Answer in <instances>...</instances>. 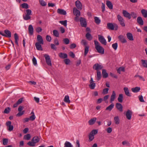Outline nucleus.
<instances>
[{
  "instance_id": "32",
  "label": "nucleus",
  "mask_w": 147,
  "mask_h": 147,
  "mask_svg": "<svg viewBox=\"0 0 147 147\" xmlns=\"http://www.w3.org/2000/svg\"><path fill=\"white\" fill-rule=\"evenodd\" d=\"M141 12L144 18H146L147 17V10L144 9H142L141 11Z\"/></svg>"
},
{
  "instance_id": "53",
  "label": "nucleus",
  "mask_w": 147,
  "mask_h": 147,
  "mask_svg": "<svg viewBox=\"0 0 147 147\" xmlns=\"http://www.w3.org/2000/svg\"><path fill=\"white\" fill-rule=\"evenodd\" d=\"M3 144L4 145H7L8 143V140L7 139L4 138L3 140Z\"/></svg>"
},
{
  "instance_id": "51",
  "label": "nucleus",
  "mask_w": 147,
  "mask_h": 147,
  "mask_svg": "<svg viewBox=\"0 0 147 147\" xmlns=\"http://www.w3.org/2000/svg\"><path fill=\"white\" fill-rule=\"evenodd\" d=\"M112 47L115 50H116L118 47V44L116 42L113 44L112 45Z\"/></svg>"
},
{
  "instance_id": "43",
  "label": "nucleus",
  "mask_w": 147,
  "mask_h": 147,
  "mask_svg": "<svg viewBox=\"0 0 147 147\" xmlns=\"http://www.w3.org/2000/svg\"><path fill=\"white\" fill-rule=\"evenodd\" d=\"M53 33L54 36L57 37H59V34L57 30H54L53 31Z\"/></svg>"
},
{
  "instance_id": "64",
  "label": "nucleus",
  "mask_w": 147,
  "mask_h": 147,
  "mask_svg": "<svg viewBox=\"0 0 147 147\" xmlns=\"http://www.w3.org/2000/svg\"><path fill=\"white\" fill-rule=\"evenodd\" d=\"M42 30V29L40 27H37L36 29V31L38 33L41 32Z\"/></svg>"
},
{
  "instance_id": "28",
  "label": "nucleus",
  "mask_w": 147,
  "mask_h": 147,
  "mask_svg": "<svg viewBox=\"0 0 147 147\" xmlns=\"http://www.w3.org/2000/svg\"><path fill=\"white\" fill-rule=\"evenodd\" d=\"M106 5L110 9H112L113 8V5L111 2L109 0L107 1Z\"/></svg>"
},
{
  "instance_id": "25",
  "label": "nucleus",
  "mask_w": 147,
  "mask_h": 147,
  "mask_svg": "<svg viewBox=\"0 0 147 147\" xmlns=\"http://www.w3.org/2000/svg\"><path fill=\"white\" fill-rule=\"evenodd\" d=\"M127 38L130 40H133L134 39L133 36L131 33L130 32H128L126 34Z\"/></svg>"
},
{
  "instance_id": "57",
  "label": "nucleus",
  "mask_w": 147,
  "mask_h": 147,
  "mask_svg": "<svg viewBox=\"0 0 147 147\" xmlns=\"http://www.w3.org/2000/svg\"><path fill=\"white\" fill-rule=\"evenodd\" d=\"M130 14V16H131V17L134 18H135L137 17V15L136 13L134 12H131Z\"/></svg>"
},
{
  "instance_id": "42",
  "label": "nucleus",
  "mask_w": 147,
  "mask_h": 147,
  "mask_svg": "<svg viewBox=\"0 0 147 147\" xmlns=\"http://www.w3.org/2000/svg\"><path fill=\"white\" fill-rule=\"evenodd\" d=\"M122 144L124 146H129L130 144L129 142L125 140L122 142Z\"/></svg>"
},
{
  "instance_id": "4",
  "label": "nucleus",
  "mask_w": 147,
  "mask_h": 147,
  "mask_svg": "<svg viewBox=\"0 0 147 147\" xmlns=\"http://www.w3.org/2000/svg\"><path fill=\"white\" fill-rule=\"evenodd\" d=\"M73 13L76 17L74 18V20L77 22H78L79 21V17L80 14V11L78 10L76 8L74 7L73 8Z\"/></svg>"
},
{
  "instance_id": "61",
  "label": "nucleus",
  "mask_w": 147,
  "mask_h": 147,
  "mask_svg": "<svg viewBox=\"0 0 147 147\" xmlns=\"http://www.w3.org/2000/svg\"><path fill=\"white\" fill-rule=\"evenodd\" d=\"M138 98L140 101L141 102H144V101L143 99V97L142 95H139L138 96Z\"/></svg>"
},
{
  "instance_id": "35",
  "label": "nucleus",
  "mask_w": 147,
  "mask_h": 147,
  "mask_svg": "<svg viewBox=\"0 0 147 147\" xmlns=\"http://www.w3.org/2000/svg\"><path fill=\"white\" fill-rule=\"evenodd\" d=\"M114 120L116 124L118 125L119 123V119L118 116L115 117Z\"/></svg>"
},
{
  "instance_id": "54",
  "label": "nucleus",
  "mask_w": 147,
  "mask_h": 147,
  "mask_svg": "<svg viewBox=\"0 0 147 147\" xmlns=\"http://www.w3.org/2000/svg\"><path fill=\"white\" fill-rule=\"evenodd\" d=\"M10 110V108L9 107H8L7 108L5 109L4 111V113L6 114L8 113L9 112Z\"/></svg>"
},
{
  "instance_id": "34",
  "label": "nucleus",
  "mask_w": 147,
  "mask_h": 147,
  "mask_svg": "<svg viewBox=\"0 0 147 147\" xmlns=\"http://www.w3.org/2000/svg\"><path fill=\"white\" fill-rule=\"evenodd\" d=\"M14 37L15 40V42L16 45L18 46V40L19 39V37L18 36L17 33H15L14 34Z\"/></svg>"
},
{
  "instance_id": "14",
  "label": "nucleus",
  "mask_w": 147,
  "mask_h": 147,
  "mask_svg": "<svg viewBox=\"0 0 147 147\" xmlns=\"http://www.w3.org/2000/svg\"><path fill=\"white\" fill-rule=\"evenodd\" d=\"M11 121H8L6 123V125L8 127V130L9 131H12L13 129V126L11 125Z\"/></svg>"
},
{
  "instance_id": "27",
  "label": "nucleus",
  "mask_w": 147,
  "mask_h": 147,
  "mask_svg": "<svg viewBox=\"0 0 147 147\" xmlns=\"http://www.w3.org/2000/svg\"><path fill=\"white\" fill-rule=\"evenodd\" d=\"M40 44H41L38 42H36L35 43V46L36 47V49L38 50H42V48Z\"/></svg>"
},
{
  "instance_id": "36",
  "label": "nucleus",
  "mask_w": 147,
  "mask_h": 147,
  "mask_svg": "<svg viewBox=\"0 0 147 147\" xmlns=\"http://www.w3.org/2000/svg\"><path fill=\"white\" fill-rule=\"evenodd\" d=\"M64 147H73V146L69 142L66 141L65 143Z\"/></svg>"
},
{
  "instance_id": "24",
  "label": "nucleus",
  "mask_w": 147,
  "mask_h": 147,
  "mask_svg": "<svg viewBox=\"0 0 147 147\" xmlns=\"http://www.w3.org/2000/svg\"><path fill=\"white\" fill-rule=\"evenodd\" d=\"M116 94L115 91H113L111 97L110 101L111 102L114 101L116 98Z\"/></svg>"
},
{
  "instance_id": "49",
  "label": "nucleus",
  "mask_w": 147,
  "mask_h": 147,
  "mask_svg": "<svg viewBox=\"0 0 147 147\" xmlns=\"http://www.w3.org/2000/svg\"><path fill=\"white\" fill-rule=\"evenodd\" d=\"M22 7V8L28 9V5L25 3H24L21 5Z\"/></svg>"
},
{
  "instance_id": "62",
  "label": "nucleus",
  "mask_w": 147,
  "mask_h": 147,
  "mask_svg": "<svg viewBox=\"0 0 147 147\" xmlns=\"http://www.w3.org/2000/svg\"><path fill=\"white\" fill-rule=\"evenodd\" d=\"M46 40L48 42H50L51 40V38L49 35H47L46 36Z\"/></svg>"
},
{
  "instance_id": "38",
  "label": "nucleus",
  "mask_w": 147,
  "mask_h": 147,
  "mask_svg": "<svg viewBox=\"0 0 147 147\" xmlns=\"http://www.w3.org/2000/svg\"><path fill=\"white\" fill-rule=\"evenodd\" d=\"M123 95L122 94H120L119 95L117 100L119 102H123Z\"/></svg>"
},
{
  "instance_id": "45",
  "label": "nucleus",
  "mask_w": 147,
  "mask_h": 147,
  "mask_svg": "<svg viewBox=\"0 0 147 147\" xmlns=\"http://www.w3.org/2000/svg\"><path fill=\"white\" fill-rule=\"evenodd\" d=\"M59 22L63 25L64 26L66 27L67 25V20H65L64 21H60Z\"/></svg>"
},
{
  "instance_id": "8",
  "label": "nucleus",
  "mask_w": 147,
  "mask_h": 147,
  "mask_svg": "<svg viewBox=\"0 0 147 147\" xmlns=\"http://www.w3.org/2000/svg\"><path fill=\"white\" fill-rule=\"evenodd\" d=\"M4 32L5 34H4L0 32V34L1 35L3 36L6 37L10 38L11 36V32L9 30H6L4 31Z\"/></svg>"
},
{
  "instance_id": "59",
  "label": "nucleus",
  "mask_w": 147,
  "mask_h": 147,
  "mask_svg": "<svg viewBox=\"0 0 147 147\" xmlns=\"http://www.w3.org/2000/svg\"><path fill=\"white\" fill-rule=\"evenodd\" d=\"M26 15H31L32 11L30 9H27L26 10Z\"/></svg>"
},
{
  "instance_id": "15",
  "label": "nucleus",
  "mask_w": 147,
  "mask_h": 147,
  "mask_svg": "<svg viewBox=\"0 0 147 147\" xmlns=\"http://www.w3.org/2000/svg\"><path fill=\"white\" fill-rule=\"evenodd\" d=\"M123 14L125 17L128 18L129 19L131 18L130 14L128 12L126 11L123 10Z\"/></svg>"
},
{
  "instance_id": "31",
  "label": "nucleus",
  "mask_w": 147,
  "mask_h": 147,
  "mask_svg": "<svg viewBox=\"0 0 147 147\" xmlns=\"http://www.w3.org/2000/svg\"><path fill=\"white\" fill-rule=\"evenodd\" d=\"M102 74L103 78H107L108 76V74L106 70L104 69H102Z\"/></svg>"
},
{
  "instance_id": "1",
  "label": "nucleus",
  "mask_w": 147,
  "mask_h": 147,
  "mask_svg": "<svg viewBox=\"0 0 147 147\" xmlns=\"http://www.w3.org/2000/svg\"><path fill=\"white\" fill-rule=\"evenodd\" d=\"M94 42L95 45V48L97 52L101 54H104V49L100 45L98 41L94 40Z\"/></svg>"
},
{
  "instance_id": "9",
  "label": "nucleus",
  "mask_w": 147,
  "mask_h": 147,
  "mask_svg": "<svg viewBox=\"0 0 147 147\" xmlns=\"http://www.w3.org/2000/svg\"><path fill=\"white\" fill-rule=\"evenodd\" d=\"M80 21V24L82 27H86L87 23L85 18L82 17H81Z\"/></svg>"
},
{
  "instance_id": "56",
  "label": "nucleus",
  "mask_w": 147,
  "mask_h": 147,
  "mask_svg": "<svg viewBox=\"0 0 147 147\" xmlns=\"http://www.w3.org/2000/svg\"><path fill=\"white\" fill-rule=\"evenodd\" d=\"M109 89L108 88H105L103 89L102 94H107L108 92V91Z\"/></svg>"
},
{
  "instance_id": "50",
  "label": "nucleus",
  "mask_w": 147,
  "mask_h": 147,
  "mask_svg": "<svg viewBox=\"0 0 147 147\" xmlns=\"http://www.w3.org/2000/svg\"><path fill=\"white\" fill-rule=\"evenodd\" d=\"M135 77H139V79L140 80H142L143 81H145V79L144 78L140 75H139L138 74H136L135 76Z\"/></svg>"
},
{
  "instance_id": "10",
  "label": "nucleus",
  "mask_w": 147,
  "mask_h": 147,
  "mask_svg": "<svg viewBox=\"0 0 147 147\" xmlns=\"http://www.w3.org/2000/svg\"><path fill=\"white\" fill-rule=\"evenodd\" d=\"M98 40L102 44L105 45H106L107 44V42L106 40L105 39L104 37L100 35H98Z\"/></svg>"
},
{
  "instance_id": "47",
  "label": "nucleus",
  "mask_w": 147,
  "mask_h": 147,
  "mask_svg": "<svg viewBox=\"0 0 147 147\" xmlns=\"http://www.w3.org/2000/svg\"><path fill=\"white\" fill-rule=\"evenodd\" d=\"M39 1L40 3L42 6H44L47 5V3L43 0H39Z\"/></svg>"
},
{
  "instance_id": "16",
  "label": "nucleus",
  "mask_w": 147,
  "mask_h": 147,
  "mask_svg": "<svg viewBox=\"0 0 147 147\" xmlns=\"http://www.w3.org/2000/svg\"><path fill=\"white\" fill-rule=\"evenodd\" d=\"M102 65H94L93 66V69L96 70L97 71H100L99 70L102 69Z\"/></svg>"
},
{
  "instance_id": "21",
  "label": "nucleus",
  "mask_w": 147,
  "mask_h": 147,
  "mask_svg": "<svg viewBox=\"0 0 147 147\" xmlns=\"http://www.w3.org/2000/svg\"><path fill=\"white\" fill-rule=\"evenodd\" d=\"M118 38L120 41L122 43H125L127 41L124 36L122 35H120L118 36Z\"/></svg>"
},
{
  "instance_id": "5",
  "label": "nucleus",
  "mask_w": 147,
  "mask_h": 147,
  "mask_svg": "<svg viewBox=\"0 0 147 147\" xmlns=\"http://www.w3.org/2000/svg\"><path fill=\"white\" fill-rule=\"evenodd\" d=\"M107 28L108 29L111 30H113L115 28V30H117L118 29V26L116 24H113L112 23H108L107 24Z\"/></svg>"
},
{
  "instance_id": "11",
  "label": "nucleus",
  "mask_w": 147,
  "mask_h": 147,
  "mask_svg": "<svg viewBox=\"0 0 147 147\" xmlns=\"http://www.w3.org/2000/svg\"><path fill=\"white\" fill-rule=\"evenodd\" d=\"M132 114V111L130 110H128L125 113L126 118L128 120H130Z\"/></svg>"
},
{
  "instance_id": "41",
  "label": "nucleus",
  "mask_w": 147,
  "mask_h": 147,
  "mask_svg": "<svg viewBox=\"0 0 147 147\" xmlns=\"http://www.w3.org/2000/svg\"><path fill=\"white\" fill-rule=\"evenodd\" d=\"M114 106V105L112 103L109 106L106 108V110H108L109 111H111L113 108Z\"/></svg>"
},
{
  "instance_id": "63",
  "label": "nucleus",
  "mask_w": 147,
  "mask_h": 147,
  "mask_svg": "<svg viewBox=\"0 0 147 147\" xmlns=\"http://www.w3.org/2000/svg\"><path fill=\"white\" fill-rule=\"evenodd\" d=\"M55 45L53 44H51V48L52 49H53L55 50H56V48L55 47Z\"/></svg>"
},
{
  "instance_id": "40",
  "label": "nucleus",
  "mask_w": 147,
  "mask_h": 147,
  "mask_svg": "<svg viewBox=\"0 0 147 147\" xmlns=\"http://www.w3.org/2000/svg\"><path fill=\"white\" fill-rule=\"evenodd\" d=\"M101 75L100 71H97V79L98 81L101 78Z\"/></svg>"
},
{
  "instance_id": "30",
  "label": "nucleus",
  "mask_w": 147,
  "mask_h": 147,
  "mask_svg": "<svg viewBox=\"0 0 147 147\" xmlns=\"http://www.w3.org/2000/svg\"><path fill=\"white\" fill-rule=\"evenodd\" d=\"M132 91L134 93H136L139 92L140 90V87L138 86L135 88H133L131 89Z\"/></svg>"
},
{
  "instance_id": "13",
  "label": "nucleus",
  "mask_w": 147,
  "mask_h": 147,
  "mask_svg": "<svg viewBox=\"0 0 147 147\" xmlns=\"http://www.w3.org/2000/svg\"><path fill=\"white\" fill-rule=\"evenodd\" d=\"M44 56L47 64H51V60L49 55L45 54L44 55Z\"/></svg>"
},
{
  "instance_id": "12",
  "label": "nucleus",
  "mask_w": 147,
  "mask_h": 147,
  "mask_svg": "<svg viewBox=\"0 0 147 147\" xmlns=\"http://www.w3.org/2000/svg\"><path fill=\"white\" fill-rule=\"evenodd\" d=\"M75 5L77 8L79 10H81L82 9V5L80 1L77 0L75 2Z\"/></svg>"
},
{
  "instance_id": "19",
  "label": "nucleus",
  "mask_w": 147,
  "mask_h": 147,
  "mask_svg": "<svg viewBox=\"0 0 147 147\" xmlns=\"http://www.w3.org/2000/svg\"><path fill=\"white\" fill-rule=\"evenodd\" d=\"M57 13L63 15H66L67 14L66 12L65 11L64 9H58L57 11Z\"/></svg>"
},
{
  "instance_id": "55",
  "label": "nucleus",
  "mask_w": 147,
  "mask_h": 147,
  "mask_svg": "<svg viewBox=\"0 0 147 147\" xmlns=\"http://www.w3.org/2000/svg\"><path fill=\"white\" fill-rule=\"evenodd\" d=\"M63 42L65 44L67 45L69 43V40L67 38H65L63 39Z\"/></svg>"
},
{
  "instance_id": "6",
  "label": "nucleus",
  "mask_w": 147,
  "mask_h": 147,
  "mask_svg": "<svg viewBox=\"0 0 147 147\" xmlns=\"http://www.w3.org/2000/svg\"><path fill=\"white\" fill-rule=\"evenodd\" d=\"M98 130L94 129L91 131L89 135V141L91 142L92 141L94 138V136L97 134Z\"/></svg>"
},
{
  "instance_id": "18",
  "label": "nucleus",
  "mask_w": 147,
  "mask_h": 147,
  "mask_svg": "<svg viewBox=\"0 0 147 147\" xmlns=\"http://www.w3.org/2000/svg\"><path fill=\"white\" fill-rule=\"evenodd\" d=\"M116 107L121 112L123 111V107L120 103H117L116 104Z\"/></svg>"
},
{
  "instance_id": "26",
  "label": "nucleus",
  "mask_w": 147,
  "mask_h": 147,
  "mask_svg": "<svg viewBox=\"0 0 147 147\" xmlns=\"http://www.w3.org/2000/svg\"><path fill=\"white\" fill-rule=\"evenodd\" d=\"M96 120V118L94 117L90 120L88 122V123L90 125L94 124Z\"/></svg>"
},
{
  "instance_id": "39",
  "label": "nucleus",
  "mask_w": 147,
  "mask_h": 147,
  "mask_svg": "<svg viewBox=\"0 0 147 147\" xmlns=\"http://www.w3.org/2000/svg\"><path fill=\"white\" fill-rule=\"evenodd\" d=\"M117 72L120 74L121 71H125V68L123 67H120L117 69Z\"/></svg>"
},
{
  "instance_id": "20",
  "label": "nucleus",
  "mask_w": 147,
  "mask_h": 147,
  "mask_svg": "<svg viewBox=\"0 0 147 147\" xmlns=\"http://www.w3.org/2000/svg\"><path fill=\"white\" fill-rule=\"evenodd\" d=\"M34 28L32 25H30L28 26V31L30 35H32L33 34Z\"/></svg>"
},
{
  "instance_id": "3",
  "label": "nucleus",
  "mask_w": 147,
  "mask_h": 147,
  "mask_svg": "<svg viewBox=\"0 0 147 147\" xmlns=\"http://www.w3.org/2000/svg\"><path fill=\"white\" fill-rule=\"evenodd\" d=\"M81 44L84 46V55L86 56L88 53L89 49V46L88 45H87V42L86 40H85L83 39L81 41Z\"/></svg>"
},
{
  "instance_id": "37",
  "label": "nucleus",
  "mask_w": 147,
  "mask_h": 147,
  "mask_svg": "<svg viewBox=\"0 0 147 147\" xmlns=\"http://www.w3.org/2000/svg\"><path fill=\"white\" fill-rule=\"evenodd\" d=\"M64 101L66 103H70V101L69 100V97L68 95H66L65 96L64 99Z\"/></svg>"
},
{
  "instance_id": "17",
  "label": "nucleus",
  "mask_w": 147,
  "mask_h": 147,
  "mask_svg": "<svg viewBox=\"0 0 147 147\" xmlns=\"http://www.w3.org/2000/svg\"><path fill=\"white\" fill-rule=\"evenodd\" d=\"M37 40L38 43H40L42 45L44 44V42L42 36L41 35H38L37 36Z\"/></svg>"
},
{
  "instance_id": "60",
  "label": "nucleus",
  "mask_w": 147,
  "mask_h": 147,
  "mask_svg": "<svg viewBox=\"0 0 147 147\" xmlns=\"http://www.w3.org/2000/svg\"><path fill=\"white\" fill-rule=\"evenodd\" d=\"M35 118L36 117L34 114V115H32L31 116H30L29 118L30 120L33 121L35 119Z\"/></svg>"
},
{
  "instance_id": "23",
  "label": "nucleus",
  "mask_w": 147,
  "mask_h": 147,
  "mask_svg": "<svg viewBox=\"0 0 147 147\" xmlns=\"http://www.w3.org/2000/svg\"><path fill=\"white\" fill-rule=\"evenodd\" d=\"M138 23L140 25H142L144 24V21L141 17H138L137 18Z\"/></svg>"
},
{
  "instance_id": "58",
  "label": "nucleus",
  "mask_w": 147,
  "mask_h": 147,
  "mask_svg": "<svg viewBox=\"0 0 147 147\" xmlns=\"http://www.w3.org/2000/svg\"><path fill=\"white\" fill-rule=\"evenodd\" d=\"M19 113L17 114L16 116L18 117H20L23 115L24 113V111H19Z\"/></svg>"
},
{
  "instance_id": "46",
  "label": "nucleus",
  "mask_w": 147,
  "mask_h": 147,
  "mask_svg": "<svg viewBox=\"0 0 147 147\" xmlns=\"http://www.w3.org/2000/svg\"><path fill=\"white\" fill-rule=\"evenodd\" d=\"M23 17L24 19L26 20H28L31 18L30 16L26 14L25 15L23 16Z\"/></svg>"
},
{
  "instance_id": "52",
  "label": "nucleus",
  "mask_w": 147,
  "mask_h": 147,
  "mask_svg": "<svg viewBox=\"0 0 147 147\" xmlns=\"http://www.w3.org/2000/svg\"><path fill=\"white\" fill-rule=\"evenodd\" d=\"M95 86V83H90L89 85V87L90 89H93L94 88Z\"/></svg>"
},
{
  "instance_id": "22",
  "label": "nucleus",
  "mask_w": 147,
  "mask_h": 147,
  "mask_svg": "<svg viewBox=\"0 0 147 147\" xmlns=\"http://www.w3.org/2000/svg\"><path fill=\"white\" fill-rule=\"evenodd\" d=\"M123 90L126 95L129 96H131V95L129 92V91L128 88H124Z\"/></svg>"
},
{
  "instance_id": "33",
  "label": "nucleus",
  "mask_w": 147,
  "mask_h": 147,
  "mask_svg": "<svg viewBox=\"0 0 147 147\" xmlns=\"http://www.w3.org/2000/svg\"><path fill=\"white\" fill-rule=\"evenodd\" d=\"M86 38L89 40H91L92 39V36L89 33H87L86 35Z\"/></svg>"
},
{
  "instance_id": "29",
  "label": "nucleus",
  "mask_w": 147,
  "mask_h": 147,
  "mask_svg": "<svg viewBox=\"0 0 147 147\" xmlns=\"http://www.w3.org/2000/svg\"><path fill=\"white\" fill-rule=\"evenodd\" d=\"M59 56L62 59H65L67 57V55L66 53H59Z\"/></svg>"
},
{
  "instance_id": "7",
  "label": "nucleus",
  "mask_w": 147,
  "mask_h": 147,
  "mask_svg": "<svg viewBox=\"0 0 147 147\" xmlns=\"http://www.w3.org/2000/svg\"><path fill=\"white\" fill-rule=\"evenodd\" d=\"M117 18L120 25L122 26H125V24L124 23V20L123 18L120 15L118 14L117 16Z\"/></svg>"
},
{
  "instance_id": "48",
  "label": "nucleus",
  "mask_w": 147,
  "mask_h": 147,
  "mask_svg": "<svg viewBox=\"0 0 147 147\" xmlns=\"http://www.w3.org/2000/svg\"><path fill=\"white\" fill-rule=\"evenodd\" d=\"M31 138V136L29 134H28L24 136V139L25 140H29Z\"/></svg>"
},
{
  "instance_id": "44",
  "label": "nucleus",
  "mask_w": 147,
  "mask_h": 147,
  "mask_svg": "<svg viewBox=\"0 0 147 147\" xmlns=\"http://www.w3.org/2000/svg\"><path fill=\"white\" fill-rule=\"evenodd\" d=\"M95 22L97 24H99L100 22V20L98 17H95L94 18Z\"/></svg>"
},
{
  "instance_id": "2",
  "label": "nucleus",
  "mask_w": 147,
  "mask_h": 147,
  "mask_svg": "<svg viewBox=\"0 0 147 147\" xmlns=\"http://www.w3.org/2000/svg\"><path fill=\"white\" fill-rule=\"evenodd\" d=\"M40 140V139L38 137L35 136L32 138L31 141L28 142L27 144L30 146H35L36 144Z\"/></svg>"
}]
</instances>
